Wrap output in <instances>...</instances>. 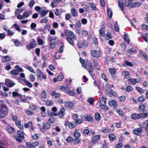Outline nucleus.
<instances>
[{
    "instance_id": "nucleus-28",
    "label": "nucleus",
    "mask_w": 148,
    "mask_h": 148,
    "mask_svg": "<svg viewBox=\"0 0 148 148\" xmlns=\"http://www.w3.org/2000/svg\"><path fill=\"white\" fill-rule=\"evenodd\" d=\"M108 137L110 140L112 141H113L116 138V136L112 134H109Z\"/></svg>"
},
{
    "instance_id": "nucleus-37",
    "label": "nucleus",
    "mask_w": 148,
    "mask_h": 148,
    "mask_svg": "<svg viewBox=\"0 0 148 148\" xmlns=\"http://www.w3.org/2000/svg\"><path fill=\"white\" fill-rule=\"evenodd\" d=\"M141 36L145 42H147V38L148 37V33H145L144 34L142 35Z\"/></svg>"
},
{
    "instance_id": "nucleus-25",
    "label": "nucleus",
    "mask_w": 148,
    "mask_h": 148,
    "mask_svg": "<svg viewBox=\"0 0 148 148\" xmlns=\"http://www.w3.org/2000/svg\"><path fill=\"white\" fill-rule=\"evenodd\" d=\"M108 104L111 106H116V101L114 100H112L110 101L108 103Z\"/></svg>"
},
{
    "instance_id": "nucleus-33",
    "label": "nucleus",
    "mask_w": 148,
    "mask_h": 148,
    "mask_svg": "<svg viewBox=\"0 0 148 148\" xmlns=\"http://www.w3.org/2000/svg\"><path fill=\"white\" fill-rule=\"evenodd\" d=\"M97 51L96 50H94L91 51V54L92 56L97 58H99L100 56L97 53Z\"/></svg>"
},
{
    "instance_id": "nucleus-40",
    "label": "nucleus",
    "mask_w": 148,
    "mask_h": 148,
    "mask_svg": "<svg viewBox=\"0 0 148 148\" xmlns=\"http://www.w3.org/2000/svg\"><path fill=\"white\" fill-rule=\"evenodd\" d=\"M89 6L91 8V10H95L97 9L96 7L94 4L90 3L89 4Z\"/></svg>"
},
{
    "instance_id": "nucleus-53",
    "label": "nucleus",
    "mask_w": 148,
    "mask_h": 148,
    "mask_svg": "<svg viewBox=\"0 0 148 148\" xmlns=\"http://www.w3.org/2000/svg\"><path fill=\"white\" fill-rule=\"evenodd\" d=\"M48 19L47 18V17H45L43 18V19H41L40 20V23H46L48 21Z\"/></svg>"
},
{
    "instance_id": "nucleus-63",
    "label": "nucleus",
    "mask_w": 148,
    "mask_h": 148,
    "mask_svg": "<svg viewBox=\"0 0 148 148\" xmlns=\"http://www.w3.org/2000/svg\"><path fill=\"white\" fill-rule=\"evenodd\" d=\"M61 14V12L58 9L56 8V11L55 12V14L56 16H59Z\"/></svg>"
},
{
    "instance_id": "nucleus-29",
    "label": "nucleus",
    "mask_w": 148,
    "mask_h": 148,
    "mask_svg": "<svg viewBox=\"0 0 148 148\" xmlns=\"http://www.w3.org/2000/svg\"><path fill=\"white\" fill-rule=\"evenodd\" d=\"M23 81L25 84L30 88L32 87V84L28 81L25 79H23Z\"/></svg>"
},
{
    "instance_id": "nucleus-61",
    "label": "nucleus",
    "mask_w": 148,
    "mask_h": 148,
    "mask_svg": "<svg viewBox=\"0 0 148 148\" xmlns=\"http://www.w3.org/2000/svg\"><path fill=\"white\" fill-rule=\"evenodd\" d=\"M68 126L70 128L72 129L75 126V125L73 122H70L69 123Z\"/></svg>"
},
{
    "instance_id": "nucleus-64",
    "label": "nucleus",
    "mask_w": 148,
    "mask_h": 148,
    "mask_svg": "<svg viewBox=\"0 0 148 148\" xmlns=\"http://www.w3.org/2000/svg\"><path fill=\"white\" fill-rule=\"evenodd\" d=\"M26 145L28 148H34L31 143L27 142Z\"/></svg>"
},
{
    "instance_id": "nucleus-12",
    "label": "nucleus",
    "mask_w": 148,
    "mask_h": 148,
    "mask_svg": "<svg viewBox=\"0 0 148 148\" xmlns=\"http://www.w3.org/2000/svg\"><path fill=\"white\" fill-rule=\"evenodd\" d=\"M36 42L33 41L30 42L29 45H26V47L28 50H30L31 49L34 48L36 46Z\"/></svg>"
},
{
    "instance_id": "nucleus-62",
    "label": "nucleus",
    "mask_w": 148,
    "mask_h": 148,
    "mask_svg": "<svg viewBox=\"0 0 148 148\" xmlns=\"http://www.w3.org/2000/svg\"><path fill=\"white\" fill-rule=\"evenodd\" d=\"M87 102L89 103L90 104L92 105L94 103L93 99L92 97L89 98L87 100Z\"/></svg>"
},
{
    "instance_id": "nucleus-35",
    "label": "nucleus",
    "mask_w": 148,
    "mask_h": 148,
    "mask_svg": "<svg viewBox=\"0 0 148 148\" xmlns=\"http://www.w3.org/2000/svg\"><path fill=\"white\" fill-rule=\"evenodd\" d=\"M51 126L48 123H45L43 124V128L44 130H47L50 128Z\"/></svg>"
},
{
    "instance_id": "nucleus-56",
    "label": "nucleus",
    "mask_w": 148,
    "mask_h": 148,
    "mask_svg": "<svg viewBox=\"0 0 148 148\" xmlns=\"http://www.w3.org/2000/svg\"><path fill=\"white\" fill-rule=\"evenodd\" d=\"M125 65L130 66H133V64L132 63L128 61L127 60H125Z\"/></svg>"
},
{
    "instance_id": "nucleus-57",
    "label": "nucleus",
    "mask_w": 148,
    "mask_h": 148,
    "mask_svg": "<svg viewBox=\"0 0 148 148\" xmlns=\"http://www.w3.org/2000/svg\"><path fill=\"white\" fill-rule=\"evenodd\" d=\"M127 52L130 54H132L133 53L136 52V50L133 48H132L131 49H129L127 50Z\"/></svg>"
},
{
    "instance_id": "nucleus-49",
    "label": "nucleus",
    "mask_w": 148,
    "mask_h": 148,
    "mask_svg": "<svg viewBox=\"0 0 148 148\" xmlns=\"http://www.w3.org/2000/svg\"><path fill=\"white\" fill-rule=\"evenodd\" d=\"M49 10H46L45 11H43L40 14V17H43L45 16L48 13Z\"/></svg>"
},
{
    "instance_id": "nucleus-46",
    "label": "nucleus",
    "mask_w": 148,
    "mask_h": 148,
    "mask_svg": "<svg viewBox=\"0 0 148 148\" xmlns=\"http://www.w3.org/2000/svg\"><path fill=\"white\" fill-rule=\"evenodd\" d=\"M125 89L126 91L130 92L133 90V88L131 86L128 85L126 87Z\"/></svg>"
},
{
    "instance_id": "nucleus-6",
    "label": "nucleus",
    "mask_w": 148,
    "mask_h": 148,
    "mask_svg": "<svg viewBox=\"0 0 148 148\" xmlns=\"http://www.w3.org/2000/svg\"><path fill=\"white\" fill-rule=\"evenodd\" d=\"M8 109L6 106H3L0 108V118H3L8 114Z\"/></svg>"
},
{
    "instance_id": "nucleus-23",
    "label": "nucleus",
    "mask_w": 148,
    "mask_h": 148,
    "mask_svg": "<svg viewBox=\"0 0 148 148\" xmlns=\"http://www.w3.org/2000/svg\"><path fill=\"white\" fill-rule=\"evenodd\" d=\"M4 30L7 32L8 33V35L10 36H12L14 35V32L12 30H10L8 28L4 27L3 28Z\"/></svg>"
},
{
    "instance_id": "nucleus-11",
    "label": "nucleus",
    "mask_w": 148,
    "mask_h": 148,
    "mask_svg": "<svg viewBox=\"0 0 148 148\" xmlns=\"http://www.w3.org/2000/svg\"><path fill=\"white\" fill-rule=\"evenodd\" d=\"M139 55L141 57L143 58V59L148 62V57L145 53L140 50L139 51Z\"/></svg>"
},
{
    "instance_id": "nucleus-41",
    "label": "nucleus",
    "mask_w": 148,
    "mask_h": 148,
    "mask_svg": "<svg viewBox=\"0 0 148 148\" xmlns=\"http://www.w3.org/2000/svg\"><path fill=\"white\" fill-rule=\"evenodd\" d=\"M142 29L145 31H147L148 29V25L143 24L142 26Z\"/></svg>"
},
{
    "instance_id": "nucleus-36",
    "label": "nucleus",
    "mask_w": 148,
    "mask_h": 148,
    "mask_svg": "<svg viewBox=\"0 0 148 148\" xmlns=\"http://www.w3.org/2000/svg\"><path fill=\"white\" fill-rule=\"evenodd\" d=\"M108 70L110 74L111 75L114 74L116 72V70L114 68H109Z\"/></svg>"
},
{
    "instance_id": "nucleus-34",
    "label": "nucleus",
    "mask_w": 148,
    "mask_h": 148,
    "mask_svg": "<svg viewBox=\"0 0 148 148\" xmlns=\"http://www.w3.org/2000/svg\"><path fill=\"white\" fill-rule=\"evenodd\" d=\"M127 81L128 82L132 85H134L136 84L134 80V78L129 79L127 80Z\"/></svg>"
},
{
    "instance_id": "nucleus-3",
    "label": "nucleus",
    "mask_w": 148,
    "mask_h": 148,
    "mask_svg": "<svg viewBox=\"0 0 148 148\" xmlns=\"http://www.w3.org/2000/svg\"><path fill=\"white\" fill-rule=\"evenodd\" d=\"M60 90L64 92L68 95L71 96L75 95V92L72 91H71L69 87L66 86H60L59 88Z\"/></svg>"
},
{
    "instance_id": "nucleus-17",
    "label": "nucleus",
    "mask_w": 148,
    "mask_h": 148,
    "mask_svg": "<svg viewBox=\"0 0 148 148\" xmlns=\"http://www.w3.org/2000/svg\"><path fill=\"white\" fill-rule=\"evenodd\" d=\"M103 27L100 29L99 33L100 35L103 36H105L106 34L105 30V27L103 25Z\"/></svg>"
},
{
    "instance_id": "nucleus-14",
    "label": "nucleus",
    "mask_w": 148,
    "mask_h": 148,
    "mask_svg": "<svg viewBox=\"0 0 148 148\" xmlns=\"http://www.w3.org/2000/svg\"><path fill=\"white\" fill-rule=\"evenodd\" d=\"M100 138V136L99 135H95L92 137L91 141L93 144H95Z\"/></svg>"
},
{
    "instance_id": "nucleus-42",
    "label": "nucleus",
    "mask_w": 148,
    "mask_h": 148,
    "mask_svg": "<svg viewBox=\"0 0 148 148\" xmlns=\"http://www.w3.org/2000/svg\"><path fill=\"white\" fill-rule=\"evenodd\" d=\"M110 88L109 84H106L105 89L107 93H110L111 91Z\"/></svg>"
},
{
    "instance_id": "nucleus-44",
    "label": "nucleus",
    "mask_w": 148,
    "mask_h": 148,
    "mask_svg": "<svg viewBox=\"0 0 148 148\" xmlns=\"http://www.w3.org/2000/svg\"><path fill=\"white\" fill-rule=\"evenodd\" d=\"M145 100V98L143 96L139 97L138 99V101L140 103L143 102Z\"/></svg>"
},
{
    "instance_id": "nucleus-27",
    "label": "nucleus",
    "mask_w": 148,
    "mask_h": 148,
    "mask_svg": "<svg viewBox=\"0 0 148 148\" xmlns=\"http://www.w3.org/2000/svg\"><path fill=\"white\" fill-rule=\"evenodd\" d=\"M84 117L87 121L91 122L93 121V118L89 115H85L84 116Z\"/></svg>"
},
{
    "instance_id": "nucleus-21",
    "label": "nucleus",
    "mask_w": 148,
    "mask_h": 148,
    "mask_svg": "<svg viewBox=\"0 0 148 148\" xmlns=\"http://www.w3.org/2000/svg\"><path fill=\"white\" fill-rule=\"evenodd\" d=\"M65 109L64 108H62L61 109L59 114L60 118H62L65 114Z\"/></svg>"
},
{
    "instance_id": "nucleus-45",
    "label": "nucleus",
    "mask_w": 148,
    "mask_h": 148,
    "mask_svg": "<svg viewBox=\"0 0 148 148\" xmlns=\"http://www.w3.org/2000/svg\"><path fill=\"white\" fill-rule=\"evenodd\" d=\"M77 130H76L73 134V136L75 138H78L80 136V133L77 132Z\"/></svg>"
},
{
    "instance_id": "nucleus-8",
    "label": "nucleus",
    "mask_w": 148,
    "mask_h": 148,
    "mask_svg": "<svg viewBox=\"0 0 148 148\" xmlns=\"http://www.w3.org/2000/svg\"><path fill=\"white\" fill-rule=\"evenodd\" d=\"M14 136L16 140L19 142H21L24 139L23 135L22 132L20 131H17V134L14 135Z\"/></svg>"
},
{
    "instance_id": "nucleus-39",
    "label": "nucleus",
    "mask_w": 148,
    "mask_h": 148,
    "mask_svg": "<svg viewBox=\"0 0 148 148\" xmlns=\"http://www.w3.org/2000/svg\"><path fill=\"white\" fill-rule=\"evenodd\" d=\"M41 97L43 98H46L47 95L46 91L45 90L43 91L40 94Z\"/></svg>"
},
{
    "instance_id": "nucleus-52",
    "label": "nucleus",
    "mask_w": 148,
    "mask_h": 148,
    "mask_svg": "<svg viewBox=\"0 0 148 148\" xmlns=\"http://www.w3.org/2000/svg\"><path fill=\"white\" fill-rule=\"evenodd\" d=\"M112 38V35L110 32H108L106 34V36L105 39L106 40H108V39L111 38Z\"/></svg>"
},
{
    "instance_id": "nucleus-18",
    "label": "nucleus",
    "mask_w": 148,
    "mask_h": 148,
    "mask_svg": "<svg viewBox=\"0 0 148 148\" xmlns=\"http://www.w3.org/2000/svg\"><path fill=\"white\" fill-rule=\"evenodd\" d=\"M146 107V106L144 103H141L139 106L138 110L139 112H144V111Z\"/></svg>"
},
{
    "instance_id": "nucleus-10",
    "label": "nucleus",
    "mask_w": 148,
    "mask_h": 148,
    "mask_svg": "<svg viewBox=\"0 0 148 148\" xmlns=\"http://www.w3.org/2000/svg\"><path fill=\"white\" fill-rule=\"evenodd\" d=\"M24 126L25 128H29L31 131H33L34 129V127L32 125V122L30 121L25 123L24 124Z\"/></svg>"
},
{
    "instance_id": "nucleus-31",
    "label": "nucleus",
    "mask_w": 148,
    "mask_h": 148,
    "mask_svg": "<svg viewBox=\"0 0 148 148\" xmlns=\"http://www.w3.org/2000/svg\"><path fill=\"white\" fill-rule=\"evenodd\" d=\"M40 77H38V75L37 76L38 79L40 81H41L43 79H47V77L45 75L43 74L42 72V74L40 75Z\"/></svg>"
},
{
    "instance_id": "nucleus-4",
    "label": "nucleus",
    "mask_w": 148,
    "mask_h": 148,
    "mask_svg": "<svg viewBox=\"0 0 148 148\" xmlns=\"http://www.w3.org/2000/svg\"><path fill=\"white\" fill-rule=\"evenodd\" d=\"M138 126L139 128H136L132 130L133 133L136 135L140 136L141 135L142 132L143 130V128L144 127L143 124L142 123H139Z\"/></svg>"
},
{
    "instance_id": "nucleus-58",
    "label": "nucleus",
    "mask_w": 148,
    "mask_h": 148,
    "mask_svg": "<svg viewBox=\"0 0 148 148\" xmlns=\"http://www.w3.org/2000/svg\"><path fill=\"white\" fill-rule=\"evenodd\" d=\"M46 104L48 106H51L53 105V102L52 100H49L46 102Z\"/></svg>"
},
{
    "instance_id": "nucleus-2",
    "label": "nucleus",
    "mask_w": 148,
    "mask_h": 148,
    "mask_svg": "<svg viewBox=\"0 0 148 148\" xmlns=\"http://www.w3.org/2000/svg\"><path fill=\"white\" fill-rule=\"evenodd\" d=\"M148 117V111L139 114L134 113L131 116V118L133 119H144Z\"/></svg>"
},
{
    "instance_id": "nucleus-50",
    "label": "nucleus",
    "mask_w": 148,
    "mask_h": 148,
    "mask_svg": "<svg viewBox=\"0 0 148 148\" xmlns=\"http://www.w3.org/2000/svg\"><path fill=\"white\" fill-rule=\"evenodd\" d=\"M59 3L57 1L55 0H54L51 3V5L53 8L56 7Z\"/></svg>"
},
{
    "instance_id": "nucleus-38",
    "label": "nucleus",
    "mask_w": 148,
    "mask_h": 148,
    "mask_svg": "<svg viewBox=\"0 0 148 148\" xmlns=\"http://www.w3.org/2000/svg\"><path fill=\"white\" fill-rule=\"evenodd\" d=\"M81 26V23L80 21H78L75 25V27L76 30H78V29Z\"/></svg>"
},
{
    "instance_id": "nucleus-20",
    "label": "nucleus",
    "mask_w": 148,
    "mask_h": 148,
    "mask_svg": "<svg viewBox=\"0 0 148 148\" xmlns=\"http://www.w3.org/2000/svg\"><path fill=\"white\" fill-rule=\"evenodd\" d=\"M143 124L144 127L145 132L148 131V119L146 120L143 122L142 123Z\"/></svg>"
},
{
    "instance_id": "nucleus-1",
    "label": "nucleus",
    "mask_w": 148,
    "mask_h": 148,
    "mask_svg": "<svg viewBox=\"0 0 148 148\" xmlns=\"http://www.w3.org/2000/svg\"><path fill=\"white\" fill-rule=\"evenodd\" d=\"M65 34L66 36V40L67 42L72 46L74 45L73 39L76 37V35L72 32L67 30L65 31Z\"/></svg>"
},
{
    "instance_id": "nucleus-48",
    "label": "nucleus",
    "mask_w": 148,
    "mask_h": 148,
    "mask_svg": "<svg viewBox=\"0 0 148 148\" xmlns=\"http://www.w3.org/2000/svg\"><path fill=\"white\" fill-rule=\"evenodd\" d=\"M10 73L12 75H16L18 74V70H14L10 72Z\"/></svg>"
},
{
    "instance_id": "nucleus-32",
    "label": "nucleus",
    "mask_w": 148,
    "mask_h": 148,
    "mask_svg": "<svg viewBox=\"0 0 148 148\" xmlns=\"http://www.w3.org/2000/svg\"><path fill=\"white\" fill-rule=\"evenodd\" d=\"M107 13L108 17L111 19L112 15V12L110 8H108L107 9Z\"/></svg>"
},
{
    "instance_id": "nucleus-26",
    "label": "nucleus",
    "mask_w": 148,
    "mask_h": 148,
    "mask_svg": "<svg viewBox=\"0 0 148 148\" xmlns=\"http://www.w3.org/2000/svg\"><path fill=\"white\" fill-rule=\"evenodd\" d=\"M6 129L8 132L10 134L12 133L14 131V129L10 126L7 127Z\"/></svg>"
},
{
    "instance_id": "nucleus-43",
    "label": "nucleus",
    "mask_w": 148,
    "mask_h": 148,
    "mask_svg": "<svg viewBox=\"0 0 148 148\" xmlns=\"http://www.w3.org/2000/svg\"><path fill=\"white\" fill-rule=\"evenodd\" d=\"M102 132L105 134L111 133L112 132V131L109 129H106L103 130Z\"/></svg>"
},
{
    "instance_id": "nucleus-51",
    "label": "nucleus",
    "mask_w": 148,
    "mask_h": 148,
    "mask_svg": "<svg viewBox=\"0 0 148 148\" xmlns=\"http://www.w3.org/2000/svg\"><path fill=\"white\" fill-rule=\"evenodd\" d=\"M35 3V1L34 0H31L30 1L29 3V7L30 8H32Z\"/></svg>"
},
{
    "instance_id": "nucleus-59",
    "label": "nucleus",
    "mask_w": 148,
    "mask_h": 148,
    "mask_svg": "<svg viewBox=\"0 0 148 148\" xmlns=\"http://www.w3.org/2000/svg\"><path fill=\"white\" fill-rule=\"evenodd\" d=\"M35 78V76L34 75H33L32 74H31L29 77V79L30 80L31 82H33L34 81Z\"/></svg>"
},
{
    "instance_id": "nucleus-7",
    "label": "nucleus",
    "mask_w": 148,
    "mask_h": 148,
    "mask_svg": "<svg viewBox=\"0 0 148 148\" xmlns=\"http://www.w3.org/2000/svg\"><path fill=\"white\" fill-rule=\"evenodd\" d=\"M132 1V0H128L129 2L128 3L126 4L125 5L127 6L129 8H131L133 7H138L142 4V3L140 2H137L132 4L131 2Z\"/></svg>"
},
{
    "instance_id": "nucleus-19",
    "label": "nucleus",
    "mask_w": 148,
    "mask_h": 148,
    "mask_svg": "<svg viewBox=\"0 0 148 148\" xmlns=\"http://www.w3.org/2000/svg\"><path fill=\"white\" fill-rule=\"evenodd\" d=\"M71 12L73 16H76L78 15L77 11L74 8H73L71 9Z\"/></svg>"
},
{
    "instance_id": "nucleus-24",
    "label": "nucleus",
    "mask_w": 148,
    "mask_h": 148,
    "mask_svg": "<svg viewBox=\"0 0 148 148\" xmlns=\"http://www.w3.org/2000/svg\"><path fill=\"white\" fill-rule=\"evenodd\" d=\"M32 13V12L31 11H29V12H25L23 13L22 15L24 18H27L29 17L30 14Z\"/></svg>"
},
{
    "instance_id": "nucleus-55",
    "label": "nucleus",
    "mask_w": 148,
    "mask_h": 148,
    "mask_svg": "<svg viewBox=\"0 0 148 148\" xmlns=\"http://www.w3.org/2000/svg\"><path fill=\"white\" fill-rule=\"evenodd\" d=\"M12 26H14L15 29L18 32H21V29L20 27L16 24H14V25H13Z\"/></svg>"
},
{
    "instance_id": "nucleus-9",
    "label": "nucleus",
    "mask_w": 148,
    "mask_h": 148,
    "mask_svg": "<svg viewBox=\"0 0 148 148\" xmlns=\"http://www.w3.org/2000/svg\"><path fill=\"white\" fill-rule=\"evenodd\" d=\"M127 0H119L118 1V5L119 7L121 8V10L123 11V10L124 6L127 7L125 5L127 3H128L129 2L128 0L127 1Z\"/></svg>"
},
{
    "instance_id": "nucleus-13",
    "label": "nucleus",
    "mask_w": 148,
    "mask_h": 148,
    "mask_svg": "<svg viewBox=\"0 0 148 148\" xmlns=\"http://www.w3.org/2000/svg\"><path fill=\"white\" fill-rule=\"evenodd\" d=\"M15 84V83L13 82V81L10 80L8 79H5V85L7 86L11 87Z\"/></svg>"
},
{
    "instance_id": "nucleus-30",
    "label": "nucleus",
    "mask_w": 148,
    "mask_h": 148,
    "mask_svg": "<svg viewBox=\"0 0 148 148\" xmlns=\"http://www.w3.org/2000/svg\"><path fill=\"white\" fill-rule=\"evenodd\" d=\"M124 39L126 42L129 44L130 42V40L129 39L127 34H125V33L124 36Z\"/></svg>"
},
{
    "instance_id": "nucleus-16",
    "label": "nucleus",
    "mask_w": 148,
    "mask_h": 148,
    "mask_svg": "<svg viewBox=\"0 0 148 148\" xmlns=\"http://www.w3.org/2000/svg\"><path fill=\"white\" fill-rule=\"evenodd\" d=\"M64 106L68 108H71L74 107L73 104L71 102L65 101L64 102Z\"/></svg>"
},
{
    "instance_id": "nucleus-15",
    "label": "nucleus",
    "mask_w": 148,
    "mask_h": 148,
    "mask_svg": "<svg viewBox=\"0 0 148 148\" xmlns=\"http://www.w3.org/2000/svg\"><path fill=\"white\" fill-rule=\"evenodd\" d=\"M10 60V58L8 56H3L1 59L3 62L5 63L8 62Z\"/></svg>"
},
{
    "instance_id": "nucleus-60",
    "label": "nucleus",
    "mask_w": 148,
    "mask_h": 148,
    "mask_svg": "<svg viewBox=\"0 0 148 148\" xmlns=\"http://www.w3.org/2000/svg\"><path fill=\"white\" fill-rule=\"evenodd\" d=\"M93 63L94 67H95L97 69L99 70V69L97 67L98 66V64L97 61L96 60H93Z\"/></svg>"
},
{
    "instance_id": "nucleus-54",
    "label": "nucleus",
    "mask_w": 148,
    "mask_h": 148,
    "mask_svg": "<svg viewBox=\"0 0 148 148\" xmlns=\"http://www.w3.org/2000/svg\"><path fill=\"white\" fill-rule=\"evenodd\" d=\"M136 20L135 18H133L131 19V21H130V23L132 25L134 28H136L135 25L134 24L133 22L136 23Z\"/></svg>"
},
{
    "instance_id": "nucleus-47",
    "label": "nucleus",
    "mask_w": 148,
    "mask_h": 148,
    "mask_svg": "<svg viewBox=\"0 0 148 148\" xmlns=\"http://www.w3.org/2000/svg\"><path fill=\"white\" fill-rule=\"evenodd\" d=\"M24 67L26 69L28 70L31 72L34 73L33 69L31 67H30L27 65H26Z\"/></svg>"
},
{
    "instance_id": "nucleus-5",
    "label": "nucleus",
    "mask_w": 148,
    "mask_h": 148,
    "mask_svg": "<svg viewBox=\"0 0 148 148\" xmlns=\"http://www.w3.org/2000/svg\"><path fill=\"white\" fill-rule=\"evenodd\" d=\"M107 98L106 97H102L100 99L99 101V106L100 108L103 110H108L109 108L106 105V102Z\"/></svg>"
},
{
    "instance_id": "nucleus-22",
    "label": "nucleus",
    "mask_w": 148,
    "mask_h": 148,
    "mask_svg": "<svg viewBox=\"0 0 148 148\" xmlns=\"http://www.w3.org/2000/svg\"><path fill=\"white\" fill-rule=\"evenodd\" d=\"M95 118L97 121H99L101 118V116L99 113H96L95 114Z\"/></svg>"
}]
</instances>
